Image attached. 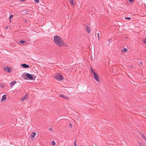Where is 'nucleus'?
I'll list each match as a JSON object with an SVG mask.
<instances>
[{
	"instance_id": "obj_1",
	"label": "nucleus",
	"mask_w": 146,
	"mask_h": 146,
	"mask_svg": "<svg viewBox=\"0 0 146 146\" xmlns=\"http://www.w3.org/2000/svg\"><path fill=\"white\" fill-rule=\"evenodd\" d=\"M55 43L59 47L65 45L64 42L62 40V39L59 36L55 35L54 37Z\"/></svg>"
},
{
	"instance_id": "obj_2",
	"label": "nucleus",
	"mask_w": 146,
	"mask_h": 146,
	"mask_svg": "<svg viewBox=\"0 0 146 146\" xmlns=\"http://www.w3.org/2000/svg\"><path fill=\"white\" fill-rule=\"evenodd\" d=\"M54 77L56 80L59 81L62 80H63V76L60 74H56Z\"/></svg>"
},
{
	"instance_id": "obj_3",
	"label": "nucleus",
	"mask_w": 146,
	"mask_h": 146,
	"mask_svg": "<svg viewBox=\"0 0 146 146\" xmlns=\"http://www.w3.org/2000/svg\"><path fill=\"white\" fill-rule=\"evenodd\" d=\"M25 76L29 80H34L32 74L29 73H26Z\"/></svg>"
},
{
	"instance_id": "obj_4",
	"label": "nucleus",
	"mask_w": 146,
	"mask_h": 146,
	"mask_svg": "<svg viewBox=\"0 0 146 146\" xmlns=\"http://www.w3.org/2000/svg\"><path fill=\"white\" fill-rule=\"evenodd\" d=\"M94 75V79L98 82H100V80L99 79V77L98 74L96 73H95L93 74Z\"/></svg>"
},
{
	"instance_id": "obj_5",
	"label": "nucleus",
	"mask_w": 146,
	"mask_h": 146,
	"mask_svg": "<svg viewBox=\"0 0 146 146\" xmlns=\"http://www.w3.org/2000/svg\"><path fill=\"white\" fill-rule=\"evenodd\" d=\"M4 70H5L8 73L10 72L11 70V68L8 67H5L4 68Z\"/></svg>"
},
{
	"instance_id": "obj_6",
	"label": "nucleus",
	"mask_w": 146,
	"mask_h": 146,
	"mask_svg": "<svg viewBox=\"0 0 146 146\" xmlns=\"http://www.w3.org/2000/svg\"><path fill=\"white\" fill-rule=\"evenodd\" d=\"M21 66L24 68H27L29 67V66L27 64H21Z\"/></svg>"
},
{
	"instance_id": "obj_7",
	"label": "nucleus",
	"mask_w": 146,
	"mask_h": 146,
	"mask_svg": "<svg viewBox=\"0 0 146 146\" xmlns=\"http://www.w3.org/2000/svg\"><path fill=\"white\" fill-rule=\"evenodd\" d=\"M7 99V95H3L2 96L1 100V102Z\"/></svg>"
},
{
	"instance_id": "obj_8",
	"label": "nucleus",
	"mask_w": 146,
	"mask_h": 146,
	"mask_svg": "<svg viewBox=\"0 0 146 146\" xmlns=\"http://www.w3.org/2000/svg\"><path fill=\"white\" fill-rule=\"evenodd\" d=\"M36 135V133L33 132L32 133L31 135V138L33 139V138H34Z\"/></svg>"
},
{
	"instance_id": "obj_9",
	"label": "nucleus",
	"mask_w": 146,
	"mask_h": 146,
	"mask_svg": "<svg viewBox=\"0 0 146 146\" xmlns=\"http://www.w3.org/2000/svg\"><path fill=\"white\" fill-rule=\"evenodd\" d=\"M86 29L88 33L90 34L91 31L90 28L88 27H86Z\"/></svg>"
},
{
	"instance_id": "obj_10",
	"label": "nucleus",
	"mask_w": 146,
	"mask_h": 146,
	"mask_svg": "<svg viewBox=\"0 0 146 146\" xmlns=\"http://www.w3.org/2000/svg\"><path fill=\"white\" fill-rule=\"evenodd\" d=\"M17 83V82L16 81H12L10 83V85H11V86H13L14 85L15 83Z\"/></svg>"
},
{
	"instance_id": "obj_11",
	"label": "nucleus",
	"mask_w": 146,
	"mask_h": 146,
	"mask_svg": "<svg viewBox=\"0 0 146 146\" xmlns=\"http://www.w3.org/2000/svg\"><path fill=\"white\" fill-rule=\"evenodd\" d=\"M139 133L143 138L145 139V140L146 139V137L141 132H140Z\"/></svg>"
},
{
	"instance_id": "obj_12",
	"label": "nucleus",
	"mask_w": 146,
	"mask_h": 146,
	"mask_svg": "<svg viewBox=\"0 0 146 146\" xmlns=\"http://www.w3.org/2000/svg\"><path fill=\"white\" fill-rule=\"evenodd\" d=\"M28 94L27 93H26L25 96L23 97V99H25L28 98Z\"/></svg>"
},
{
	"instance_id": "obj_13",
	"label": "nucleus",
	"mask_w": 146,
	"mask_h": 146,
	"mask_svg": "<svg viewBox=\"0 0 146 146\" xmlns=\"http://www.w3.org/2000/svg\"><path fill=\"white\" fill-rule=\"evenodd\" d=\"M70 1L71 5L72 6H74V0H70Z\"/></svg>"
},
{
	"instance_id": "obj_14",
	"label": "nucleus",
	"mask_w": 146,
	"mask_h": 146,
	"mask_svg": "<svg viewBox=\"0 0 146 146\" xmlns=\"http://www.w3.org/2000/svg\"><path fill=\"white\" fill-rule=\"evenodd\" d=\"M59 96L61 97H62L64 98H66L67 99H68L69 97H65L63 94H61Z\"/></svg>"
},
{
	"instance_id": "obj_15",
	"label": "nucleus",
	"mask_w": 146,
	"mask_h": 146,
	"mask_svg": "<svg viewBox=\"0 0 146 146\" xmlns=\"http://www.w3.org/2000/svg\"><path fill=\"white\" fill-rule=\"evenodd\" d=\"M127 51V48H125L121 50V52L125 53Z\"/></svg>"
},
{
	"instance_id": "obj_16",
	"label": "nucleus",
	"mask_w": 146,
	"mask_h": 146,
	"mask_svg": "<svg viewBox=\"0 0 146 146\" xmlns=\"http://www.w3.org/2000/svg\"><path fill=\"white\" fill-rule=\"evenodd\" d=\"M90 69H91V71L92 73V74H95L96 73L94 71L93 69H92V67H91L90 68Z\"/></svg>"
},
{
	"instance_id": "obj_17",
	"label": "nucleus",
	"mask_w": 146,
	"mask_h": 146,
	"mask_svg": "<svg viewBox=\"0 0 146 146\" xmlns=\"http://www.w3.org/2000/svg\"><path fill=\"white\" fill-rule=\"evenodd\" d=\"M51 144L52 145H55L56 144V143H55V142L54 141H53L52 142H51Z\"/></svg>"
},
{
	"instance_id": "obj_18",
	"label": "nucleus",
	"mask_w": 146,
	"mask_h": 146,
	"mask_svg": "<svg viewBox=\"0 0 146 146\" xmlns=\"http://www.w3.org/2000/svg\"><path fill=\"white\" fill-rule=\"evenodd\" d=\"M20 42L21 44H23L25 42V41L23 40H21L20 41Z\"/></svg>"
},
{
	"instance_id": "obj_19",
	"label": "nucleus",
	"mask_w": 146,
	"mask_h": 146,
	"mask_svg": "<svg viewBox=\"0 0 146 146\" xmlns=\"http://www.w3.org/2000/svg\"><path fill=\"white\" fill-rule=\"evenodd\" d=\"M13 15H11L9 16V19H10V20H11V19L13 17Z\"/></svg>"
},
{
	"instance_id": "obj_20",
	"label": "nucleus",
	"mask_w": 146,
	"mask_h": 146,
	"mask_svg": "<svg viewBox=\"0 0 146 146\" xmlns=\"http://www.w3.org/2000/svg\"><path fill=\"white\" fill-rule=\"evenodd\" d=\"M0 86L1 88H4L5 87V85L3 84H1Z\"/></svg>"
},
{
	"instance_id": "obj_21",
	"label": "nucleus",
	"mask_w": 146,
	"mask_h": 146,
	"mask_svg": "<svg viewBox=\"0 0 146 146\" xmlns=\"http://www.w3.org/2000/svg\"><path fill=\"white\" fill-rule=\"evenodd\" d=\"M125 18L127 20H130L131 19V18L130 17H125Z\"/></svg>"
},
{
	"instance_id": "obj_22",
	"label": "nucleus",
	"mask_w": 146,
	"mask_h": 146,
	"mask_svg": "<svg viewBox=\"0 0 146 146\" xmlns=\"http://www.w3.org/2000/svg\"><path fill=\"white\" fill-rule=\"evenodd\" d=\"M74 146H76V140H75L74 143Z\"/></svg>"
},
{
	"instance_id": "obj_23",
	"label": "nucleus",
	"mask_w": 146,
	"mask_h": 146,
	"mask_svg": "<svg viewBox=\"0 0 146 146\" xmlns=\"http://www.w3.org/2000/svg\"><path fill=\"white\" fill-rule=\"evenodd\" d=\"M35 1L37 3H39V0H35Z\"/></svg>"
},
{
	"instance_id": "obj_24",
	"label": "nucleus",
	"mask_w": 146,
	"mask_h": 146,
	"mask_svg": "<svg viewBox=\"0 0 146 146\" xmlns=\"http://www.w3.org/2000/svg\"><path fill=\"white\" fill-rule=\"evenodd\" d=\"M143 41L144 43H146V39H144L143 40Z\"/></svg>"
},
{
	"instance_id": "obj_25",
	"label": "nucleus",
	"mask_w": 146,
	"mask_h": 146,
	"mask_svg": "<svg viewBox=\"0 0 146 146\" xmlns=\"http://www.w3.org/2000/svg\"><path fill=\"white\" fill-rule=\"evenodd\" d=\"M129 1L131 3L133 2L134 0H129Z\"/></svg>"
},
{
	"instance_id": "obj_26",
	"label": "nucleus",
	"mask_w": 146,
	"mask_h": 146,
	"mask_svg": "<svg viewBox=\"0 0 146 146\" xmlns=\"http://www.w3.org/2000/svg\"><path fill=\"white\" fill-rule=\"evenodd\" d=\"M25 100V99H23V97L22 98H21V101H23Z\"/></svg>"
},
{
	"instance_id": "obj_27",
	"label": "nucleus",
	"mask_w": 146,
	"mask_h": 146,
	"mask_svg": "<svg viewBox=\"0 0 146 146\" xmlns=\"http://www.w3.org/2000/svg\"><path fill=\"white\" fill-rule=\"evenodd\" d=\"M70 126L71 127H72V125L71 123H70Z\"/></svg>"
},
{
	"instance_id": "obj_28",
	"label": "nucleus",
	"mask_w": 146,
	"mask_h": 146,
	"mask_svg": "<svg viewBox=\"0 0 146 146\" xmlns=\"http://www.w3.org/2000/svg\"><path fill=\"white\" fill-rule=\"evenodd\" d=\"M98 37L99 39V34L98 33Z\"/></svg>"
},
{
	"instance_id": "obj_29",
	"label": "nucleus",
	"mask_w": 146,
	"mask_h": 146,
	"mask_svg": "<svg viewBox=\"0 0 146 146\" xmlns=\"http://www.w3.org/2000/svg\"><path fill=\"white\" fill-rule=\"evenodd\" d=\"M49 129L50 131H52V129L51 128H50Z\"/></svg>"
},
{
	"instance_id": "obj_30",
	"label": "nucleus",
	"mask_w": 146,
	"mask_h": 146,
	"mask_svg": "<svg viewBox=\"0 0 146 146\" xmlns=\"http://www.w3.org/2000/svg\"><path fill=\"white\" fill-rule=\"evenodd\" d=\"M140 64H141L142 65V64H143V62H140Z\"/></svg>"
},
{
	"instance_id": "obj_31",
	"label": "nucleus",
	"mask_w": 146,
	"mask_h": 146,
	"mask_svg": "<svg viewBox=\"0 0 146 146\" xmlns=\"http://www.w3.org/2000/svg\"><path fill=\"white\" fill-rule=\"evenodd\" d=\"M8 28V27H6V28H5V29H7Z\"/></svg>"
},
{
	"instance_id": "obj_32",
	"label": "nucleus",
	"mask_w": 146,
	"mask_h": 146,
	"mask_svg": "<svg viewBox=\"0 0 146 146\" xmlns=\"http://www.w3.org/2000/svg\"><path fill=\"white\" fill-rule=\"evenodd\" d=\"M111 40V39H109V40H108L109 42H110Z\"/></svg>"
},
{
	"instance_id": "obj_33",
	"label": "nucleus",
	"mask_w": 146,
	"mask_h": 146,
	"mask_svg": "<svg viewBox=\"0 0 146 146\" xmlns=\"http://www.w3.org/2000/svg\"><path fill=\"white\" fill-rule=\"evenodd\" d=\"M25 22H27V20L26 19L25 20Z\"/></svg>"
},
{
	"instance_id": "obj_34",
	"label": "nucleus",
	"mask_w": 146,
	"mask_h": 146,
	"mask_svg": "<svg viewBox=\"0 0 146 146\" xmlns=\"http://www.w3.org/2000/svg\"><path fill=\"white\" fill-rule=\"evenodd\" d=\"M145 141H146V139L145 140Z\"/></svg>"
}]
</instances>
